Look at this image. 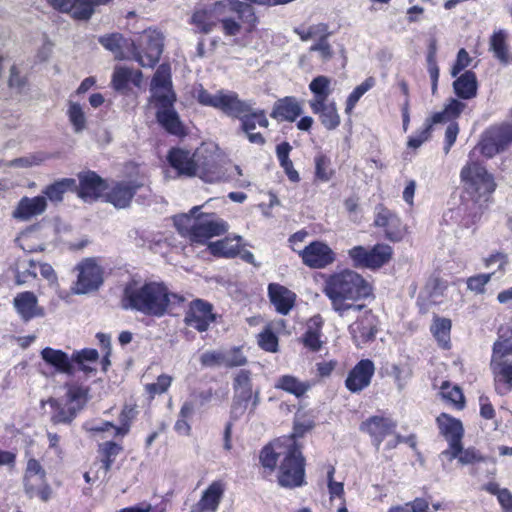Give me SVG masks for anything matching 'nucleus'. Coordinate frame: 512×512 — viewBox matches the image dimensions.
<instances>
[{"label":"nucleus","instance_id":"nucleus-1","mask_svg":"<svg viewBox=\"0 0 512 512\" xmlns=\"http://www.w3.org/2000/svg\"><path fill=\"white\" fill-rule=\"evenodd\" d=\"M182 301V296L171 293L163 283L130 280L123 289L121 307L147 316L162 317L171 306Z\"/></svg>","mask_w":512,"mask_h":512},{"label":"nucleus","instance_id":"nucleus-2","mask_svg":"<svg viewBox=\"0 0 512 512\" xmlns=\"http://www.w3.org/2000/svg\"><path fill=\"white\" fill-rule=\"evenodd\" d=\"M372 287L359 273L345 269L332 274L325 282L324 293L331 301L332 308L343 317L348 312H359L364 305L349 303L368 297Z\"/></svg>","mask_w":512,"mask_h":512},{"label":"nucleus","instance_id":"nucleus-3","mask_svg":"<svg viewBox=\"0 0 512 512\" xmlns=\"http://www.w3.org/2000/svg\"><path fill=\"white\" fill-rule=\"evenodd\" d=\"M151 100L157 107L156 118L159 124L170 134L181 136L184 126L177 111L174 109L176 100L172 90L171 68L168 64H161L151 81Z\"/></svg>","mask_w":512,"mask_h":512},{"label":"nucleus","instance_id":"nucleus-4","mask_svg":"<svg viewBox=\"0 0 512 512\" xmlns=\"http://www.w3.org/2000/svg\"><path fill=\"white\" fill-rule=\"evenodd\" d=\"M168 161L179 175L197 176L205 182H217L224 175L215 154L205 147L196 149L194 153L174 148L168 154Z\"/></svg>","mask_w":512,"mask_h":512},{"label":"nucleus","instance_id":"nucleus-5","mask_svg":"<svg viewBox=\"0 0 512 512\" xmlns=\"http://www.w3.org/2000/svg\"><path fill=\"white\" fill-rule=\"evenodd\" d=\"M200 209L201 206H194L189 214L174 218V224L180 234L187 236L192 242L203 244L208 239L227 232L229 226L226 221L215 213H199Z\"/></svg>","mask_w":512,"mask_h":512},{"label":"nucleus","instance_id":"nucleus-6","mask_svg":"<svg viewBox=\"0 0 512 512\" xmlns=\"http://www.w3.org/2000/svg\"><path fill=\"white\" fill-rule=\"evenodd\" d=\"M222 10H231L238 14V18L251 17L254 19L252 7L238 0H230L227 3L217 2L213 7L197 9L191 18L192 24L201 33H210L217 25Z\"/></svg>","mask_w":512,"mask_h":512},{"label":"nucleus","instance_id":"nucleus-7","mask_svg":"<svg viewBox=\"0 0 512 512\" xmlns=\"http://www.w3.org/2000/svg\"><path fill=\"white\" fill-rule=\"evenodd\" d=\"M285 456L279 466L278 482L287 488L299 487L304 483V457L294 437L284 439Z\"/></svg>","mask_w":512,"mask_h":512},{"label":"nucleus","instance_id":"nucleus-8","mask_svg":"<svg viewBox=\"0 0 512 512\" xmlns=\"http://www.w3.org/2000/svg\"><path fill=\"white\" fill-rule=\"evenodd\" d=\"M460 177L466 191L476 201L489 196L496 187L493 176L487 172L484 166L476 161V158L472 160L469 158V161L461 170Z\"/></svg>","mask_w":512,"mask_h":512},{"label":"nucleus","instance_id":"nucleus-9","mask_svg":"<svg viewBox=\"0 0 512 512\" xmlns=\"http://www.w3.org/2000/svg\"><path fill=\"white\" fill-rule=\"evenodd\" d=\"M164 37L156 29H146L139 34L137 40L132 41L134 59L142 67H153L159 61L163 52Z\"/></svg>","mask_w":512,"mask_h":512},{"label":"nucleus","instance_id":"nucleus-10","mask_svg":"<svg viewBox=\"0 0 512 512\" xmlns=\"http://www.w3.org/2000/svg\"><path fill=\"white\" fill-rule=\"evenodd\" d=\"M511 146L512 125L494 126L483 133L478 145L469 153V158H476L477 152L486 158H492Z\"/></svg>","mask_w":512,"mask_h":512},{"label":"nucleus","instance_id":"nucleus-11","mask_svg":"<svg viewBox=\"0 0 512 512\" xmlns=\"http://www.w3.org/2000/svg\"><path fill=\"white\" fill-rule=\"evenodd\" d=\"M353 266L358 268L375 269L387 263L392 256V248L389 245L377 244L372 249L363 246H355L348 251Z\"/></svg>","mask_w":512,"mask_h":512},{"label":"nucleus","instance_id":"nucleus-12","mask_svg":"<svg viewBox=\"0 0 512 512\" xmlns=\"http://www.w3.org/2000/svg\"><path fill=\"white\" fill-rule=\"evenodd\" d=\"M77 281L72 290L75 294H87L99 289L103 283V270L93 258L81 261L75 268Z\"/></svg>","mask_w":512,"mask_h":512},{"label":"nucleus","instance_id":"nucleus-13","mask_svg":"<svg viewBox=\"0 0 512 512\" xmlns=\"http://www.w3.org/2000/svg\"><path fill=\"white\" fill-rule=\"evenodd\" d=\"M145 186L146 181L144 179L119 181L107 193V201L118 209L127 208L130 206L136 192Z\"/></svg>","mask_w":512,"mask_h":512},{"label":"nucleus","instance_id":"nucleus-14","mask_svg":"<svg viewBox=\"0 0 512 512\" xmlns=\"http://www.w3.org/2000/svg\"><path fill=\"white\" fill-rule=\"evenodd\" d=\"M215 319L216 315L213 313L212 304L201 299H196L190 303L184 321L187 326L199 332H203L208 329Z\"/></svg>","mask_w":512,"mask_h":512},{"label":"nucleus","instance_id":"nucleus-15","mask_svg":"<svg viewBox=\"0 0 512 512\" xmlns=\"http://www.w3.org/2000/svg\"><path fill=\"white\" fill-rule=\"evenodd\" d=\"M300 255L303 263L310 268H325L335 261V253L327 244L320 241L310 243Z\"/></svg>","mask_w":512,"mask_h":512},{"label":"nucleus","instance_id":"nucleus-16","mask_svg":"<svg viewBox=\"0 0 512 512\" xmlns=\"http://www.w3.org/2000/svg\"><path fill=\"white\" fill-rule=\"evenodd\" d=\"M378 320L371 310H365L363 315L350 325L349 331L357 346L375 339Z\"/></svg>","mask_w":512,"mask_h":512},{"label":"nucleus","instance_id":"nucleus-17","mask_svg":"<svg viewBox=\"0 0 512 512\" xmlns=\"http://www.w3.org/2000/svg\"><path fill=\"white\" fill-rule=\"evenodd\" d=\"M374 372L375 366L371 360L363 359L359 361L345 380L346 388L352 393L362 391L370 385Z\"/></svg>","mask_w":512,"mask_h":512},{"label":"nucleus","instance_id":"nucleus-18","mask_svg":"<svg viewBox=\"0 0 512 512\" xmlns=\"http://www.w3.org/2000/svg\"><path fill=\"white\" fill-rule=\"evenodd\" d=\"M437 423L440 430V434L448 442V448L450 450V456H454L457 450V445L462 442L464 436L463 425L460 420L450 417L443 413L437 417Z\"/></svg>","mask_w":512,"mask_h":512},{"label":"nucleus","instance_id":"nucleus-19","mask_svg":"<svg viewBox=\"0 0 512 512\" xmlns=\"http://www.w3.org/2000/svg\"><path fill=\"white\" fill-rule=\"evenodd\" d=\"M241 120V128L243 132L247 135V138L250 143L263 145L265 143V139L261 133H256L254 130L259 127L267 128L269 125V121L265 115L263 110H253L251 107V112L243 113L242 117L239 118Z\"/></svg>","mask_w":512,"mask_h":512},{"label":"nucleus","instance_id":"nucleus-20","mask_svg":"<svg viewBox=\"0 0 512 512\" xmlns=\"http://www.w3.org/2000/svg\"><path fill=\"white\" fill-rule=\"evenodd\" d=\"M79 186L77 189L78 196L84 201H94L107 188L106 182L95 172L88 171L78 175Z\"/></svg>","mask_w":512,"mask_h":512},{"label":"nucleus","instance_id":"nucleus-21","mask_svg":"<svg viewBox=\"0 0 512 512\" xmlns=\"http://www.w3.org/2000/svg\"><path fill=\"white\" fill-rule=\"evenodd\" d=\"M396 424L390 419L380 416L368 418L361 424L360 429L368 433L373 438V443L377 449L384 438L393 434Z\"/></svg>","mask_w":512,"mask_h":512},{"label":"nucleus","instance_id":"nucleus-22","mask_svg":"<svg viewBox=\"0 0 512 512\" xmlns=\"http://www.w3.org/2000/svg\"><path fill=\"white\" fill-rule=\"evenodd\" d=\"M47 208L45 196L23 197L12 212L13 218L21 221H29L34 217L42 215Z\"/></svg>","mask_w":512,"mask_h":512},{"label":"nucleus","instance_id":"nucleus-23","mask_svg":"<svg viewBox=\"0 0 512 512\" xmlns=\"http://www.w3.org/2000/svg\"><path fill=\"white\" fill-rule=\"evenodd\" d=\"M250 371L242 369L234 378V405L233 411L238 409L243 412L246 409L248 401L252 398V384L250 379Z\"/></svg>","mask_w":512,"mask_h":512},{"label":"nucleus","instance_id":"nucleus-24","mask_svg":"<svg viewBox=\"0 0 512 512\" xmlns=\"http://www.w3.org/2000/svg\"><path fill=\"white\" fill-rule=\"evenodd\" d=\"M374 224L385 228L386 236L390 240L396 241L401 238L402 225L399 217L383 205L376 207Z\"/></svg>","mask_w":512,"mask_h":512},{"label":"nucleus","instance_id":"nucleus-25","mask_svg":"<svg viewBox=\"0 0 512 512\" xmlns=\"http://www.w3.org/2000/svg\"><path fill=\"white\" fill-rule=\"evenodd\" d=\"M268 295L276 311L282 315H287L294 306L295 293L280 284H269Z\"/></svg>","mask_w":512,"mask_h":512},{"label":"nucleus","instance_id":"nucleus-26","mask_svg":"<svg viewBox=\"0 0 512 512\" xmlns=\"http://www.w3.org/2000/svg\"><path fill=\"white\" fill-rule=\"evenodd\" d=\"M14 308L24 321L42 316V309L38 306V300L33 292L19 293L13 300Z\"/></svg>","mask_w":512,"mask_h":512},{"label":"nucleus","instance_id":"nucleus-27","mask_svg":"<svg viewBox=\"0 0 512 512\" xmlns=\"http://www.w3.org/2000/svg\"><path fill=\"white\" fill-rule=\"evenodd\" d=\"M251 105V103L241 100L237 93L223 90L218 109L230 117L239 119L243 113L251 112Z\"/></svg>","mask_w":512,"mask_h":512},{"label":"nucleus","instance_id":"nucleus-28","mask_svg":"<svg viewBox=\"0 0 512 512\" xmlns=\"http://www.w3.org/2000/svg\"><path fill=\"white\" fill-rule=\"evenodd\" d=\"M490 368L493 374L496 390L501 392L512 390V361L491 360Z\"/></svg>","mask_w":512,"mask_h":512},{"label":"nucleus","instance_id":"nucleus-29","mask_svg":"<svg viewBox=\"0 0 512 512\" xmlns=\"http://www.w3.org/2000/svg\"><path fill=\"white\" fill-rule=\"evenodd\" d=\"M142 81V72L125 66H116L112 76V86L116 91L124 92L129 83L139 87Z\"/></svg>","mask_w":512,"mask_h":512},{"label":"nucleus","instance_id":"nucleus-30","mask_svg":"<svg viewBox=\"0 0 512 512\" xmlns=\"http://www.w3.org/2000/svg\"><path fill=\"white\" fill-rule=\"evenodd\" d=\"M310 108L314 114L319 115L321 124L326 129L334 130L339 126L340 116L334 102L310 103Z\"/></svg>","mask_w":512,"mask_h":512},{"label":"nucleus","instance_id":"nucleus-31","mask_svg":"<svg viewBox=\"0 0 512 512\" xmlns=\"http://www.w3.org/2000/svg\"><path fill=\"white\" fill-rule=\"evenodd\" d=\"M302 113V108L293 97H285L276 101L271 117L293 122Z\"/></svg>","mask_w":512,"mask_h":512},{"label":"nucleus","instance_id":"nucleus-32","mask_svg":"<svg viewBox=\"0 0 512 512\" xmlns=\"http://www.w3.org/2000/svg\"><path fill=\"white\" fill-rule=\"evenodd\" d=\"M224 493V485L220 481L213 482L203 493L197 503L199 512H215Z\"/></svg>","mask_w":512,"mask_h":512},{"label":"nucleus","instance_id":"nucleus-33","mask_svg":"<svg viewBox=\"0 0 512 512\" xmlns=\"http://www.w3.org/2000/svg\"><path fill=\"white\" fill-rule=\"evenodd\" d=\"M24 489L29 498L38 497L43 502L49 501L52 496V488L47 482L46 475L24 478Z\"/></svg>","mask_w":512,"mask_h":512},{"label":"nucleus","instance_id":"nucleus-34","mask_svg":"<svg viewBox=\"0 0 512 512\" xmlns=\"http://www.w3.org/2000/svg\"><path fill=\"white\" fill-rule=\"evenodd\" d=\"M477 87V78L472 71H466L453 82L455 94L464 100L474 98L477 94Z\"/></svg>","mask_w":512,"mask_h":512},{"label":"nucleus","instance_id":"nucleus-35","mask_svg":"<svg viewBox=\"0 0 512 512\" xmlns=\"http://www.w3.org/2000/svg\"><path fill=\"white\" fill-rule=\"evenodd\" d=\"M41 357L46 363L55 367L59 372L68 375L73 374L71 360L65 352L46 347L41 351Z\"/></svg>","mask_w":512,"mask_h":512},{"label":"nucleus","instance_id":"nucleus-36","mask_svg":"<svg viewBox=\"0 0 512 512\" xmlns=\"http://www.w3.org/2000/svg\"><path fill=\"white\" fill-rule=\"evenodd\" d=\"M457 450L455 455L450 456V450H443L439 454V458L442 462L447 460L448 462H452L454 459H457L461 465H469L474 464L476 462L483 461L484 458L482 455L473 447H469L467 449L463 448L462 442L457 445Z\"/></svg>","mask_w":512,"mask_h":512},{"label":"nucleus","instance_id":"nucleus-37","mask_svg":"<svg viewBox=\"0 0 512 512\" xmlns=\"http://www.w3.org/2000/svg\"><path fill=\"white\" fill-rule=\"evenodd\" d=\"M240 236L226 237L222 240L210 242L208 248L215 256L235 257L240 253Z\"/></svg>","mask_w":512,"mask_h":512},{"label":"nucleus","instance_id":"nucleus-38","mask_svg":"<svg viewBox=\"0 0 512 512\" xmlns=\"http://www.w3.org/2000/svg\"><path fill=\"white\" fill-rule=\"evenodd\" d=\"M275 387L299 398L311 389L312 384L309 381H300L292 375H283L277 380Z\"/></svg>","mask_w":512,"mask_h":512},{"label":"nucleus","instance_id":"nucleus-39","mask_svg":"<svg viewBox=\"0 0 512 512\" xmlns=\"http://www.w3.org/2000/svg\"><path fill=\"white\" fill-rule=\"evenodd\" d=\"M37 263L31 259H19L14 264L15 283L25 285L37 278Z\"/></svg>","mask_w":512,"mask_h":512},{"label":"nucleus","instance_id":"nucleus-40","mask_svg":"<svg viewBox=\"0 0 512 512\" xmlns=\"http://www.w3.org/2000/svg\"><path fill=\"white\" fill-rule=\"evenodd\" d=\"M77 187L76 180L73 178H63L48 185L43 190V196L48 198L51 202L59 203L63 200L64 194L69 190H74Z\"/></svg>","mask_w":512,"mask_h":512},{"label":"nucleus","instance_id":"nucleus-41","mask_svg":"<svg viewBox=\"0 0 512 512\" xmlns=\"http://www.w3.org/2000/svg\"><path fill=\"white\" fill-rule=\"evenodd\" d=\"M49 404L51 407H53L56 411L51 417V421L54 424H69L71 423L74 418L76 417L77 413L81 410V405L78 406H72L69 405L67 407L61 406L57 400L50 399Z\"/></svg>","mask_w":512,"mask_h":512},{"label":"nucleus","instance_id":"nucleus-42","mask_svg":"<svg viewBox=\"0 0 512 512\" xmlns=\"http://www.w3.org/2000/svg\"><path fill=\"white\" fill-rule=\"evenodd\" d=\"M331 79L327 76L320 75L315 77L309 84V89L313 93V98L309 101L310 103L327 102L329 95L331 94Z\"/></svg>","mask_w":512,"mask_h":512},{"label":"nucleus","instance_id":"nucleus-43","mask_svg":"<svg viewBox=\"0 0 512 512\" xmlns=\"http://www.w3.org/2000/svg\"><path fill=\"white\" fill-rule=\"evenodd\" d=\"M490 50L494 57L502 64L507 65L510 62L508 46L506 44V35L503 31L495 32L490 38Z\"/></svg>","mask_w":512,"mask_h":512},{"label":"nucleus","instance_id":"nucleus-44","mask_svg":"<svg viewBox=\"0 0 512 512\" xmlns=\"http://www.w3.org/2000/svg\"><path fill=\"white\" fill-rule=\"evenodd\" d=\"M451 321L448 318H435L431 332L443 348H449Z\"/></svg>","mask_w":512,"mask_h":512},{"label":"nucleus","instance_id":"nucleus-45","mask_svg":"<svg viewBox=\"0 0 512 512\" xmlns=\"http://www.w3.org/2000/svg\"><path fill=\"white\" fill-rule=\"evenodd\" d=\"M282 448L280 441L265 446L260 454V461L263 467L273 470L276 467L278 458L281 455L285 456V451H282Z\"/></svg>","mask_w":512,"mask_h":512},{"label":"nucleus","instance_id":"nucleus-46","mask_svg":"<svg viewBox=\"0 0 512 512\" xmlns=\"http://www.w3.org/2000/svg\"><path fill=\"white\" fill-rule=\"evenodd\" d=\"M311 323L312 324L308 326L307 331L303 335L302 341L305 347L316 352L320 350L322 346V341L320 340V318H313Z\"/></svg>","mask_w":512,"mask_h":512},{"label":"nucleus","instance_id":"nucleus-47","mask_svg":"<svg viewBox=\"0 0 512 512\" xmlns=\"http://www.w3.org/2000/svg\"><path fill=\"white\" fill-rule=\"evenodd\" d=\"M122 451V447L112 441H106L99 444V453L102 455V468L105 472H108L111 469L113 462L116 457Z\"/></svg>","mask_w":512,"mask_h":512},{"label":"nucleus","instance_id":"nucleus-48","mask_svg":"<svg viewBox=\"0 0 512 512\" xmlns=\"http://www.w3.org/2000/svg\"><path fill=\"white\" fill-rule=\"evenodd\" d=\"M67 115L75 133H81L86 128L85 113L80 104L70 102Z\"/></svg>","mask_w":512,"mask_h":512},{"label":"nucleus","instance_id":"nucleus-49","mask_svg":"<svg viewBox=\"0 0 512 512\" xmlns=\"http://www.w3.org/2000/svg\"><path fill=\"white\" fill-rule=\"evenodd\" d=\"M210 393H199L192 395V397L185 401L181 406L179 417L181 418H190L197 407L198 404L203 405L210 400Z\"/></svg>","mask_w":512,"mask_h":512},{"label":"nucleus","instance_id":"nucleus-50","mask_svg":"<svg viewBox=\"0 0 512 512\" xmlns=\"http://www.w3.org/2000/svg\"><path fill=\"white\" fill-rule=\"evenodd\" d=\"M375 84V80L372 77L367 78L364 82H362L360 85H358L348 96L346 101V108L345 112L350 113L359 99L367 92L369 91Z\"/></svg>","mask_w":512,"mask_h":512},{"label":"nucleus","instance_id":"nucleus-51","mask_svg":"<svg viewBox=\"0 0 512 512\" xmlns=\"http://www.w3.org/2000/svg\"><path fill=\"white\" fill-rule=\"evenodd\" d=\"M99 42L107 50L113 52L116 58H121L122 48L124 47L125 40L119 33H113L100 37Z\"/></svg>","mask_w":512,"mask_h":512},{"label":"nucleus","instance_id":"nucleus-52","mask_svg":"<svg viewBox=\"0 0 512 512\" xmlns=\"http://www.w3.org/2000/svg\"><path fill=\"white\" fill-rule=\"evenodd\" d=\"M512 355V333L507 338L502 336L494 343L491 360H509Z\"/></svg>","mask_w":512,"mask_h":512},{"label":"nucleus","instance_id":"nucleus-53","mask_svg":"<svg viewBox=\"0 0 512 512\" xmlns=\"http://www.w3.org/2000/svg\"><path fill=\"white\" fill-rule=\"evenodd\" d=\"M66 388V396L69 404L72 406L81 405L82 409L87 401L88 390L76 384H66Z\"/></svg>","mask_w":512,"mask_h":512},{"label":"nucleus","instance_id":"nucleus-54","mask_svg":"<svg viewBox=\"0 0 512 512\" xmlns=\"http://www.w3.org/2000/svg\"><path fill=\"white\" fill-rule=\"evenodd\" d=\"M111 0H84L80 3L74 12V18L77 20H88L94 14V7L98 5H105Z\"/></svg>","mask_w":512,"mask_h":512},{"label":"nucleus","instance_id":"nucleus-55","mask_svg":"<svg viewBox=\"0 0 512 512\" xmlns=\"http://www.w3.org/2000/svg\"><path fill=\"white\" fill-rule=\"evenodd\" d=\"M258 344L265 351L276 352L278 338L270 329H266L258 335Z\"/></svg>","mask_w":512,"mask_h":512},{"label":"nucleus","instance_id":"nucleus-56","mask_svg":"<svg viewBox=\"0 0 512 512\" xmlns=\"http://www.w3.org/2000/svg\"><path fill=\"white\" fill-rule=\"evenodd\" d=\"M172 382V377L166 374H162L157 378V382L147 384L145 386L146 391L150 394L151 397H154L156 394L165 393L170 387Z\"/></svg>","mask_w":512,"mask_h":512},{"label":"nucleus","instance_id":"nucleus-57","mask_svg":"<svg viewBox=\"0 0 512 512\" xmlns=\"http://www.w3.org/2000/svg\"><path fill=\"white\" fill-rule=\"evenodd\" d=\"M222 93L223 90L218 91L216 94H211L205 89L201 88L197 93V99L202 105L211 106L218 109Z\"/></svg>","mask_w":512,"mask_h":512},{"label":"nucleus","instance_id":"nucleus-58","mask_svg":"<svg viewBox=\"0 0 512 512\" xmlns=\"http://www.w3.org/2000/svg\"><path fill=\"white\" fill-rule=\"evenodd\" d=\"M226 10H222L220 14L219 22L222 23L223 31L228 36H235L240 33V24L231 17L225 15Z\"/></svg>","mask_w":512,"mask_h":512},{"label":"nucleus","instance_id":"nucleus-59","mask_svg":"<svg viewBox=\"0 0 512 512\" xmlns=\"http://www.w3.org/2000/svg\"><path fill=\"white\" fill-rule=\"evenodd\" d=\"M471 61L472 59L468 52L464 48H461L458 51L456 61L451 69L452 77H456L462 70L470 65Z\"/></svg>","mask_w":512,"mask_h":512},{"label":"nucleus","instance_id":"nucleus-60","mask_svg":"<svg viewBox=\"0 0 512 512\" xmlns=\"http://www.w3.org/2000/svg\"><path fill=\"white\" fill-rule=\"evenodd\" d=\"M492 274H480L468 278L467 287L469 290L481 293L484 291L485 285L490 281Z\"/></svg>","mask_w":512,"mask_h":512},{"label":"nucleus","instance_id":"nucleus-61","mask_svg":"<svg viewBox=\"0 0 512 512\" xmlns=\"http://www.w3.org/2000/svg\"><path fill=\"white\" fill-rule=\"evenodd\" d=\"M42 162V158L37 155H29L25 157L16 158L9 161L6 165L9 167L16 168H29L39 165Z\"/></svg>","mask_w":512,"mask_h":512},{"label":"nucleus","instance_id":"nucleus-62","mask_svg":"<svg viewBox=\"0 0 512 512\" xmlns=\"http://www.w3.org/2000/svg\"><path fill=\"white\" fill-rule=\"evenodd\" d=\"M246 362V357L239 350H233L229 353H224L223 366L238 367L245 365Z\"/></svg>","mask_w":512,"mask_h":512},{"label":"nucleus","instance_id":"nucleus-63","mask_svg":"<svg viewBox=\"0 0 512 512\" xmlns=\"http://www.w3.org/2000/svg\"><path fill=\"white\" fill-rule=\"evenodd\" d=\"M223 360L224 353L219 351H206L200 357V361L204 366H222Z\"/></svg>","mask_w":512,"mask_h":512},{"label":"nucleus","instance_id":"nucleus-64","mask_svg":"<svg viewBox=\"0 0 512 512\" xmlns=\"http://www.w3.org/2000/svg\"><path fill=\"white\" fill-rule=\"evenodd\" d=\"M391 375L394 377L398 390L401 391L404 389L411 373L409 370H405L399 365H393L391 367Z\"/></svg>","mask_w":512,"mask_h":512}]
</instances>
